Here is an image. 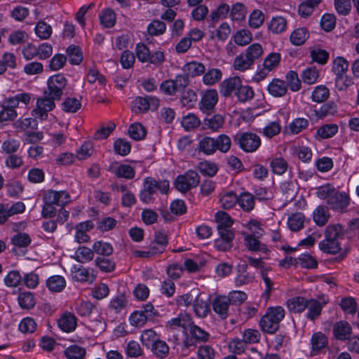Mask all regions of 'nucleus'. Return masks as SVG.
<instances>
[{
    "label": "nucleus",
    "instance_id": "nucleus-33",
    "mask_svg": "<svg viewBox=\"0 0 359 359\" xmlns=\"http://www.w3.org/2000/svg\"><path fill=\"white\" fill-rule=\"evenodd\" d=\"M306 308L308 309V312L306 314L307 318L311 320H313L320 316L322 311L323 305L317 300L311 299L308 300V306H306Z\"/></svg>",
    "mask_w": 359,
    "mask_h": 359
},
{
    "label": "nucleus",
    "instance_id": "nucleus-18",
    "mask_svg": "<svg viewBox=\"0 0 359 359\" xmlns=\"http://www.w3.org/2000/svg\"><path fill=\"white\" fill-rule=\"evenodd\" d=\"M168 324L172 329L182 327L184 330H187L188 328H190L193 324V321L189 314L187 313H181L177 316V317L168 321Z\"/></svg>",
    "mask_w": 359,
    "mask_h": 359
},
{
    "label": "nucleus",
    "instance_id": "nucleus-9",
    "mask_svg": "<svg viewBox=\"0 0 359 359\" xmlns=\"http://www.w3.org/2000/svg\"><path fill=\"white\" fill-rule=\"evenodd\" d=\"M107 170L114 174L118 178L132 180L135 177V169L127 164H121L117 161L112 162Z\"/></svg>",
    "mask_w": 359,
    "mask_h": 359
},
{
    "label": "nucleus",
    "instance_id": "nucleus-54",
    "mask_svg": "<svg viewBox=\"0 0 359 359\" xmlns=\"http://www.w3.org/2000/svg\"><path fill=\"white\" fill-rule=\"evenodd\" d=\"M115 152L121 156L128 155L131 150L130 143L125 139H118L114 143Z\"/></svg>",
    "mask_w": 359,
    "mask_h": 359
},
{
    "label": "nucleus",
    "instance_id": "nucleus-3",
    "mask_svg": "<svg viewBox=\"0 0 359 359\" xmlns=\"http://www.w3.org/2000/svg\"><path fill=\"white\" fill-rule=\"evenodd\" d=\"M67 84V80L61 74L50 76L47 81V93L53 98L60 100L63 95V90Z\"/></svg>",
    "mask_w": 359,
    "mask_h": 359
},
{
    "label": "nucleus",
    "instance_id": "nucleus-19",
    "mask_svg": "<svg viewBox=\"0 0 359 359\" xmlns=\"http://www.w3.org/2000/svg\"><path fill=\"white\" fill-rule=\"evenodd\" d=\"M198 149L205 155H212L216 152L215 138L209 136L202 137L198 144Z\"/></svg>",
    "mask_w": 359,
    "mask_h": 359
},
{
    "label": "nucleus",
    "instance_id": "nucleus-14",
    "mask_svg": "<svg viewBox=\"0 0 359 359\" xmlns=\"http://www.w3.org/2000/svg\"><path fill=\"white\" fill-rule=\"evenodd\" d=\"M352 333V327L346 321H339L333 326V334L338 340H346L349 339Z\"/></svg>",
    "mask_w": 359,
    "mask_h": 359
},
{
    "label": "nucleus",
    "instance_id": "nucleus-50",
    "mask_svg": "<svg viewBox=\"0 0 359 359\" xmlns=\"http://www.w3.org/2000/svg\"><path fill=\"white\" fill-rule=\"evenodd\" d=\"M337 112V105L334 102H329L320 107L318 110H315V114L319 118H323L329 115H334Z\"/></svg>",
    "mask_w": 359,
    "mask_h": 359
},
{
    "label": "nucleus",
    "instance_id": "nucleus-7",
    "mask_svg": "<svg viewBox=\"0 0 359 359\" xmlns=\"http://www.w3.org/2000/svg\"><path fill=\"white\" fill-rule=\"evenodd\" d=\"M240 147L245 152H254L261 144L260 137L255 133H244L239 137L235 139Z\"/></svg>",
    "mask_w": 359,
    "mask_h": 359
},
{
    "label": "nucleus",
    "instance_id": "nucleus-12",
    "mask_svg": "<svg viewBox=\"0 0 359 359\" xmlns=\"http://www.w3.org/2000/svg\"><path fill=\"white\" fill-rule=\"evenodd\" d=\"M242 83L238 76L230 77L220 84V93L224 97L230 96L233 91H237Z\"/></svg>",
    "mask_w": 359,
    "mask_h": 359
},
{
    "label": "nucleus",
    "instance_id": "nucleus-6",
    "mask_svg": "<svg viewBox=\"0 0 359 359\" xmlns=\"http://www.w3.org/2000/svg\"><path fill=\"white\" fill-rule=\"evenodd\" d=\"M280 54L278 53H271L264 59L262 67L256 73L254 79L257 81L264 79L270 72L276 68L280 61Z\"/></svg>",
    "mask_w": 359,
    "mask_h": 359
},
{
    "label": "nucleus",
    "instance_id": "nucleus-8",
    "mask_svg": "<svg viewBox=\"0 0 359 359\" xmlns=\"http://www.w3.org/2000/svg\"><path fill=\"white\" fill-rule=\"evenodd\" d=\"M218 101V94L215 90H208L202 96L199 102L200 110L207 114H210L215 110Z\"/></svg>",
    "mask_w": 359,
    "mask_h": 359
},
{
    "label": "nucleus",
    "instance_id": "nucleus-52",
    "mask_svg": "<svg viewBox=\"0 0 359 359\" xmlns=\"http://www.w3.org/2000/svg\"><path fill=\"white\" fill-rule=\"evenodd\" d=\"M264 22V15L260 10H254L249 17V26L253 29H258Z\"/></svg>",
    "mask_w": 359,
    "mask_h": 359
},
{
    "label": "nucleus",
    "instance_id": "nucleus-15",
    "mask_svg": "<svg viewBox=\"0 0 359 359\" xmlns=\"http://www.w3.org/2000/svg\"><path fill=\"white\" fill-rule=\"evenodd\" d=\"M229 305V299L225 296L216 297L212 302L214 311L222 319L227 318Z\"/></svg>",
    "mask_w": 359,
    "mask_h": 359
},
{
    "label": "nucleus",
    "instance_id": "nucleus-64",
    "mask_svg": "<svg viewBox=\"0 0 359 359\" xmlns=\"http://www.w3.org/2000/svg\"><path fill=\"white\" fill-rule=\"evenodd\" d=\"M247 10L244 4L236 3L233 5L231 11V17L233 20L241 21L245 19Z\"/></svg>",
    "mask_w": 359,
    "mask_h": 359
},
{
    "label": "nucleus",
    "instance_id": "nucleus-17",
    "mask_svg": "<svg viewBox=\"0 0 359 359\" xmlns=\"http://www.w3.org/2000/svg\"><path fill=\"white\" fill-rule=\"evenodd\" d=\"M193 307L196 316L201 318H205L210 311V306L206 297L205 296L203 298L201 294H198L195 298Z\"/></svg>",
    "mask_w": 359,
    "mask_h": 359
},
{
    "label": "nucleus",
    "instance_id": "nucleus-20",
    "mask_svg": "<svg viewBox=\"0 0 359 359\" xmlns=\"http://www.w3.org/2000/svg\"><path fill=\"white\" fill-rule=\"evenodd\" d=\"M269 93L273 97H283L287 91V86L283 80L274 79L268 86Z\"/></svg>",
    "mask_w": 359,
    "mask_h": 359
},
{
    "label": "nucleus",
    "instance_id": "nucleus-16",
    "mask_svg": "<svg viewBox=\"0 0 359 359\" xmlns=\"http://www.w3.org/2000/svg\"><path fill=\"white\" fill-rule=\"evenodd\" d=\"M43 196L53 198V203L58 206L64 207L68 204L71 199L69 194L65 191L48 190L43 192Z\"/></svg>",
    "mask_w": 359,
    "mask_h": 359
},
{
    "label": "nucleus",
    "instance_id": "nucleus-29",
    "mask_svg": "<svg viewBox=\"0 0 359 359\" xmlns=\"http://www.w3.org/2000/svg\"><path fill=\"white\" fill-rule=\"evenodd\" d=\"M80 263H86L93 260L94 257L93 249L85 246H81L76 250L74 256L72 257Z\"/></svg>",
    "mask_w": 359,
    "mask_h": 359
},
{
    "label": "nucleus",
    "instance_id": "nucleus-39",
    "mask_svg": "<svg viewBox=\"0 0 359 359\" xmlns=\"http://www.w3.org/2000/svg\"><path fill=\"white\" fill-rule=\"evenodd\" d=\"M151 346L154 354L160 358H164L168 354L169 346L164 341L157 339Z\"/></svg>",
    "mask_w": 359,
    "mask_h": 359
},
{
    "label": "nucleus",
    "instance_id": "nucleus-1",
    "mask_svg": "<svg viewBox=\"0 0 359 359\" xmlns=\"http://www.w3.org/2000/svg\"><path fill=\"white\" fill-rule=\"evenodd\" d=\"M284 316L285 311L283 307L269 308L259 321L262 330L268 334H274L278 330L279 324Z\"/></svg>",
    "mask_w": 359,
    "mask_h": 359
},
{
    "label": "nucleus",
    "instance_id": "nucleus-25",
    "mask_svg": "<svg viewBox=\"0 0 359 359\" xmlns=\"http://www.w3.org/2000/svg\"><path fill=\"white\" fill-rule=\"evenodd\" d=\"M20 306L23 309H31L34 307L36 300L31 292H20L18 297Z\"/></svg>",
    "mask_w": 359,
    "mask_h": 359
},
{
    "label": "nucleus",
    "instance_id": "nucleus-45",
    "mask_svg": "<svg viewBox=\"0 0 359 359\" xmlns=\"http://www.w3.org/2000/svg\"><path fill=\"white\" fill-rule=\"evenodd\" d=\"M94 253L102 256H109L113 253V248L109 243L97 241L93 245Z\"/></svg>",
    "mask_w": 359,
    "mask_h": 359
},
{
    "label": "nucleus",
    "instance_id": "nucleus-11",
    "mask_svg": "<svg viewBox=\"0 0 359 359\" xmlns=\"http://www.w3.org/2000/svg\"><path fill=\"white\" fill-rule=\"evenodd\" d=\"M57 325L62 331L71 332L76 328L77 318L74 314L66 312L57 320Z\"/></svg>",
    "mask_w": 359,
    "mask_h": 359
},
{
    "label": "nucleus",
    "instance_id": "nucleus-35",
    "mask_svg": "<svg viewBox=\"0 0 359 359\" xmlns=\"http://www.w3.org/2000/svg\"><path fill=\"white\" fill-rule=\"evenodd\" d=\"M181 123L185 130L191 131L199 127L201 123L196 116L192 113H189L182 118Z\"/></svg>",
    "mask_w": 359,
    "mask_h": 359
},
{
    "label": "nucleus",
    "instance_id": "nucleus-46",
    "mask_svg": "<svg viewBox=\"0 0 359 359\" xmlns=\"http://www.w3.org/2000/svg\"><path fill=\"white\" fill-rule=\"evenodd\" d=\"M252 65V62L245 56L244 53L236 56L233 61V68L241 72L249 69Z\"/></svg>",
    "mask_w": 359,
    "mask_h": 359
},
{
    "label": "nucleus",
    "instance_id": "nucleus-58",
    "mask_svg": "<svg viewBox=\"0 0 359 359\" xmlns=\"http://www.w3.org/2000/svg\"><path fill=\"white\" fill-rule=\"evenodd\" d=\"M166 29L165 24L158 20H153L147 27V32L151 36L163 34Z\"/></svg>",
    "mask_w": 359,
    "mask_h": 359
},
{
    "label": "nucleus",
    "instance_id": "nucleus-61",
    "mask_svg": "<svg viewBox=\"0 0 359 359\" xmlns=\"http://www.w3.org/2000/svg\"><path fill=\"white\" fill-rule=\"evenodd\" d=\"M198 294L197 290H193L189 293L178 296L176 299V303L178 306H189L194 304V299Z\"/></svg>",
    "mask_w": 359,
    "mask_h": 359
},
{
    "label": "nucleus",
    "instance_id": "nucleus-47",
    "mask_svg": "<svg viewBox=\"0 0 359 359\" xmlns=\"http://www.w3.org/2000/svg\"><path fill=\"white\" fill-rule=\"evenodd\" d=\"M128 134L133 140H141L145 137L147 132L142 124L135 123L130 126Z\"/></svg>",
    "mask_w": 359,
    "mask_h": 359
},
{
    "label": "nucleus",
    "instance_id": "nucleus-56",
    "mask_svg": "<svg viewBox=\"0 0 359 359\" xmlns=\"http://www.w3.org/2000/svg\"><path fill=\"white\" fill-rule=\"evenodd\" d=\"M252 39V34L247 29L238 31L234 35V42L236 44L241 46H246L250 43Z\"/></svg>",
    "mask_w": 359,
    "mask_h": 359
},
{
    "label": "nucleus",
    "instance_id": "nucleus-2",
    "mask_svg": "<svg viewBox=\"0 0 359 359\" xmlns=\"http://www.w3.org/2000/svg\"><path fill=\"white\" fill-rule=\"evenodd\" d=\"M210 334L198 326L191 325L189 329V333L186 332L183 339V345L185 348L196 347L198 342H206L208 341Z\"/></svg>",
    "mask_w": 359,
    "mask_h": 359
},
{
    "label": "nucleus",
    "instance_id": "nucleus-36",
    "mask_svg": "<svg viewBox=\"0 0 359 359\" xmlns=\"http://www.w3.org/2000/svg\"><path fill=\"white\" fill-rule=\"evenodd\" d=\"M67 53L72 65H79L83 60V53L77 46L70 45L67 49Z\"/></svg>",
    "mask_w": 359,
    "mask_h": 359
},
{
    "label": "nucleus",
    "instance_id": "nucleus-57",
    "mask_svg": "<svg viewBox=\"0 0 359 359\" xmlns=\"http://www.w3.org/2000/svg\"><path fill=\"white\" fill-rule=\"evenodd\" d=\"M338 132V126L337 124H325L317 130V134L323 139L332 137Z\"/></svg>",
    "mask_w": 359,
    "mask_h": 359
},
{
    "label": "nucleus",
    "instance_id": "nucleus-13",
    "mask_svg": "<svg viewBox=\"0 0 359 359\" xmlns=\"http://www.w3.org/2000/svg\"><path fill=\"white\" fill-rule=\"evenodd\" d=\"M348 65V62L343 57H337L334 59L332 71L337 76L335 79L337 86H338L339 82L344 79V74L347 72Z\"/></svg>",
    "mask_w": 359,
    "mask_h": 359
},
{
    "label": "nucleus",
    "instance_id": "nucleus-23",
    "mask_svg": "<svg viewBox=\"0 0 359 359\" xmlns=\"http://www.w3.org/2000/svg\"><path fill=\"white\" fill-rule=\"evenodd\" d=\"M205 65L199 62L192 61L187 63L183 68L184 72L188 76L196 77L202 75L205 72Z\"/></svg>",
    "mask_w": 359,
    "mask_h": 359
},
{
    "label": "nucleus",
    "instance_id": "nucleus-30",
    "mask_svg": "<svg viewBox=\"0 0 359 359\" xmlns=\"http://www.w3.org/2000/svg\"><path fill=\"white\" fill-rule=\"evenodd\" d=\"M46 285L50 291L59 292L65 288L66 281L62 276L55 275L48 278Z\"/></svg>",
    "mask_w": 359,
    "mask_h": 359
},
{
    "label": "nucleus",
    "instance_id": "nucleus-34",
    "mask_svg": "<svg viewBox=\"0 0 359 359\" xmlns=\"http://www.w3.org/2000/svg\"><path fill=\"white\" fill-rule=\"evenodd\" d=\"M319 248L327 254H337L341 250L339 241L323 240L319 243Z\"/></svg>",
    "mask_w": 359,
    "mask_h": 359
},
{
    "label": "nucleus",
    "instance_id": "nucleus-48",
    "mask_svg": "<svg viewBox=\"0 0 359 359\" xmlns=\"http://www.w3.org/2000/svg\"><path fill=\"white\" fill-rule=\"evenodd\" d=\"M330 91L325 86H318L312 93L311 98L313 102H323L329 97Z\"/></svg>",
    "mask_w": 359,
    "mask_h": 359
},
{
    "label": "nucleus",
    "instance_id": "nucleus-40",
    "mask_svg": "<svg viewBox=\"0 0 359 359\" xmlns=\"http://www.w3.org/2000/svg\"><path fill=\"white\" fill-rule=\"evenodd\" d=\"M235 95L240 102H245L251 100L254 97L255 93L252 87L243 86L241 83L238 90L235 92Z\"/></svg>",
    "mask_w": 359,
    "mask_h": 359
},
{
    "label": "nucleus",
    "instance_id": "nucleus-51",
    "mask_svg": "<svg viewBox=\"0 0 359 359\" xmlns=\"http://www.w3.org/2000/svg\"><path fill=\"white\" fill-rule=\"evenodd\" d=\"M101 24L107 28L112 27L116 22V15L111 9H106L100 15Z\"/></svg>",
    "mask_w": 359,
    "mask_h": 359
},
{
    "label": "nucleus",
    "instance_id": "nucleus-4",
    "mask_svg": "<svg viewBox=\"0 0 359 359\" xmlns=\"http://www.w3.org/2000/svg\"><path fill=\"white\" fill-rule=\"evenodd\" d=\"M200 182L198 174L194 170H188L184 175L178 176L175 180V187L182 193L198 186Z\"/></svg>",
    "mask_w": 359,
    "mask_h": 359
},
{
    "label": "nucleus",
    "instance_id": "nucleus-55",
    "mask_svg": "<svg viewBox=\"0 0 359 359\" xmlns=\"http://www.w3.org/2000/svg\"><path fill=\"white\" fill-rule=\"evenodd\" d=\"M215 221L217 223V227L231 228L233 223V219L229 214L223 211H218L215 214Z\"/></svg>",
    "mask_w": 359,
    "mask_h": 359
},
{
    "label": "nucleus",
    "instance_id": "nucleus-22",
    "mask_svg": "<svg viewBox=\"0 0 359 359\" xmlns=\"http://www.w3.org/2000/svg\"><path fill=\"white\" fill-rule=\"evenodd\" d=\"M86 350L77 344L70 345L64 351L67 359H86Z\"/></svg>",
    "mask_w": 359,
    "mask_h": 359
},
{
    "label": "nucleus",
    "instance_id": "nucleus-49",
    "mask_svg": "<svg viewBox=\"0 0 359 359\" xmlns=\"http://www.w3.org/2000/svg\"><path fill=\"white\" fill-rule=\"evenodd\" d=\"M196 101L197 95L194 90L187 89L182 91L181 102L184 107L188 109L192 108Z\"/></svg>",
    "mask_w": 359,
    "mask_h": 359
},
{
    "label": "nucleus",
    "instance_id": "nucleus-28",
    "mask_svg": "<svg viewBox=\"0 0 359 359\" xmlns=\"http://www.w3.org/2000/svg\"><path fill=\"white\" fill-rule=\"evenodd\" d=\"M224 123V118L220 114L205 118L203 121V128H208L212 131H217Z\"/></svg>",
    "mask_w": 359,
    "mask_h": 359
},
{
    "label": "nucleus",
    "instance_id": "nucleus-60",
    "mask_svg": "<svg viewBox=\"0 0 359 359\" xmlns=\"http://www.w3.org/2000/svg\"><path fill=\"white\" fill-rule=\"evenodd\" d=\"M270 165L273 173L283 175L287 169V163L283 158H275L271 161Z\"/></svg>",
    "mask_w": 359,
    "mask_h": 359
},
{
    "label": "nucleus",
    "instance_id": "nucleus-42",
    "mask_svg": "<svg viewBox=\"0 0 359 359\" xmlns=\"http://www.w3.org/2000/svg\"><path fill=\"white\" fill-rule=\"evenodd\" d=\"M245 56L254 64L255 60L259 59L263 54L262 46L258 43H255L250 45L245 51Z\"/></svg>",
    "mask_w": 359,
    "mask_h": 359
},
{
    "label": "nucleus",
    "instance_id": "nucleus-27",
    "mask_svg": "<svg viewBox=\"0 0 359 359\" xmlns=\"http://www.w3.org/2000/svg\"><path fill=\"white\" fill-rule=\"evenodd\" d=\"M329 217L328 210L325 206L319 205L313 211V221L320 226H324L327 222Z\"/></svg>",
    "mask_w": 359,
    "mask_h": 359
},
{
    "label": "nucleus",
    "instance_id": "nucleus-41",
    "mask_svg": "<svg viewBox=\"0 0 359 359\" xmlns=\"http://www.w3.org/2000/svg\"><path fill=\"white\" fill-rule=\"evenodd\" d=\"M238 203L245 212H250L255 206L254 196L249 193H243L238 198Z\"/></svg>",
    "mask_w": 359,
    "mask_h": 359
},
{
    "label": "nucleus",
    "instance_id": "nucleus-31",
    "mask_svg": "<svg viewBox=\"0 0 359 359\" xmlns=\"http://www.w3.org/2000/svg\"><path fill=\"white\" fill-rule=\"evenodd\" d=\"M309 36V33L306 28H298L292 32L290 41L293 45L301 46L305 43Z\"/></svg>",
    "mask_w": 359,
    "mask_h": 359
},
{
    "label": "nucleus",
    "instance_id": "nucleus-43",
    "mask_svg": "<svg viewBox=\"0 0 359 359\" xmlns=\"http://www.w3.org/2000/svg\"><path fill=\"white\" fill-rule=\"evenodd\" d=\"M53 200H54V198H52L50 196L48 197V198L47 197L43 196V206L41 211V215L43 217L51 218L55 215L57 210Z\"/></svg>",
    "mask_w": 359,
    "mask_h": 359
},
{
    "label": "nucleus",
    "instance_id": "nucleus-38",
    "mask_svg": "<svg viewBox=\"0 0 359 359\" xmlns=\"http://www.w3.org/2000/svg\"><path fill=\"white\" fill-rule=\"evenodd\" d=\"M287 25L286 20L281 16H276L271 19L268 28L275 34H280L285 31Z\"/></svg>",
    "mask_w": 359,
    "mask_h": 359
},
{
    "label": "nucleus",
    "instance_id": "nucleus-59",
    "mask_svg": "<svg viewBox=\"0 0 359 359\" xmlns=\"http://www.w3.org/2000/svg\"><path fill=\"white\" fill-rule=\"evenodd\" d=\"M35 33L40 39H47L52 34V27L44 21H39L35 27Z\"/></svg>",
    "mask_w": 359,
    "mask_h": 359
},
{
    "label": "nucleus",
    "instance_id": "nucleus-62",
    "mask_svg": "<svg viewBox=\"0 0 359 359\" xmlns=\"http://www.w3.org/2000/svg\"><path fill=\"white\" fill-rule=\"evenodd\" d=\"M135 55L139 61L142 62H149L151 52L144 43H139L136 45Z\"/></svg>",
    "mask_w": 359,
    "mask_h": 359
},
{
    "label": "nucleus",
    "instance_id": "nucleus-21",
    "mask_svg": "<svg viewBox=\"0 0 359 359\" xmlns=\"http://www.w3.org/2000/svg\"><path fill=\"white\" fill-rule=\"evenodd\" d=\"M32 239L27 233H18L14 235L11 238V243L14 245L12 248L11 252L16 254L18 253V248H26L31 243Z\"/></svg>",
    "mask_w": 359,
    "mask_h": 359
},
{
    "label": "nucleus",
    "instance_id": "nucleus-37",
    "mask_svg": "<svg viewBox=\"0 0 359 359\" xmlns=\"http://www.w3.org/2000/svg\"><path fill=\"white\" fill-rule=\"evenodd\" d=\"M215 150H218L222 153H227L231 146V138L225 135L221 134L215 139Z\"/></svg>",
    "mask_w": 359,
    "mask_h": 359
},
{
    "label": "nucleus",
    "instance_id": "nucleus-53",
    "mask_svg": "<svg viewBox=\"0 0 359 359\" xmlns=\"http://www.w3.org/2000/svg\"><path fill=\"white\" fill-rule=\"evenodd\" d=\"M341 235V226L339 224L328 225L325 231V239L338 241Z\"/></svg>",
    "mask_w": 359,
    "mask_h": 359
},
{
    "label": "nucleus",
    "instance_id": "nucleus-44",
    "mask_svg": "<svg viewBox=\"0 0 359 359\" xmlns=\"http://www.w3.org/2000/svg\"><path fill=\"white\" fill-rule=\"evenodd\" d=\"M72 278L77 281L86 282L89 278V271L81 265H74L71 269Z\"/></svg>",
    "mask_w": 359,
    "mask_h": 359
},
{
    "label": "nucleus",
    "instance_id": "nucleus-63",
    "mask_svg": "<svg viewBox=\"0 0 359 359\" xmlns=\"http://www.w3.org/2000/svg\"><path fill=\"white\" fill-rule=\"evenodd\" d=\"M222 78V72L219 69H211L208 72L204 73L203 82L206 85H214Z\"/></svg>",
    "mask_w": 359,
    "mask_h": 359
},
{
    "label": "nucleus",
    "instance_id": "nucleus-26",
    "mask_svg": "<svg viewBox=\"0 0 359 359\" xmlns=\"http://www.w3.org/2000/svg\"><path fill=\"white\" fill-rule=\"evenodd\" d=\"M244 241L245 247L250 251L266 252V246L261 243L255 234L247 235L244 238Z\"/></svg>",
    "mask_w": 359,
    "mask_h": 359
},
{
    "label": "nucleus",
    "instance_id": "nucleus-10",
    "mask_svg": "<svg viewBox=\"0 0 359 359\" xmlns=\"http://www.w3.org/2000/svg\"><path fill=\"white\" fill-rule=\"evenodd\" d=\"M327 203L334 210L341 211L348 206L349 199L346 194L334 191L327 200Z\"/></svg>",
    "mask_w": 359,
    "mask_h": 359
},
{
    "label": "nucleus",
    "instance_id": "nucleus-5",
    "mask_svg": "<svg viewBox=\"0 0 359 359\" xmlns=\"http://www.w3.org/2000/svg\"><path fill=\"white\" fill-rule=\"evenodd\" d=\"M55 100H57L44 92V96L37 99L36 108L32 111V115L41 120H46L48 118V112L55 107Z\"/></svg>",
    "mask_w": 359,
    "mask_h": 359
},
{
    "label": "nucleus",
    "instance_id": "nucleus-32",
    "mask_svg": "<svg viewBox=\"0 0 359 359\" xmlns=\"http://www.w3.org/2000/svg\"><path fill=\"white\" fill-rule=\"evenodd\" d=\"M304 215L301 212H296L289 217L287 225L292 231H298L304 227Z\"/></svg>",
    "mask_w": 359,
    "mask_h": 359
},
{
    "label": "nucleus",
    "instance_id": "nucleus-24",
    "mask_svg": "<svg viewBox=\"0 0 359 359\" xmlns=\"http://www.w3.org/2000/svg\"><path fill=\"white\" fill-rule=\"evenodd\" d=\"M308 306V299L302 297H294L289 299L287 302V306L290 311L294 313H301Z\"/></svg>",
    "mask_w": 359,
    "mask_h": 359
}]
</instances>
